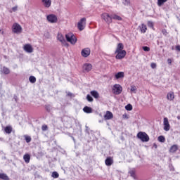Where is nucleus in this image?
Listing matches in <instances>:
<instances>
[{
	"label": "nucleus",
	"instance_id": "1",
	"mask_svg": "<svg viewBox=\"0 0 180 180\" xmlns=\"http://www.w3.org/2000/svg\"><path fill=\"white\" fill-rule=\"evenodd\" d=\"M116 60H123L126 57L127 52L124 50V45L122 43H119L117 45L115 51Z\"/></svg>",
	"mask_w": 180,
	"mask_h": 180
},
{
	"label": "nucleus",
	"instance_id": "2",
	"mask_svg": "<svg viewBox=\"0 0 180 180\" xmlns=\"http://www.w3.org/2000/svg\"><path fill=\"white\" fill-rule=\"evenodd\" d=\"M137 137L143 143H147V141H150V136L146 132H139L137 134Z\"/></svg>",
	"mask_w": 180,
	"mask_h": 180
},
{
	"label": "nucleus",
	"instance_id": "3",
	"mask_svg": "<svg viewBox=\"0 0 180 180\" xmlns=\"http://www.w3.org/2000/svg\"><path fill=\"white\" fill-rule=\"evenodd\" d=\"M101 19L105 22L108 25H110V23H113V20H112V15H110L108 13H103L101 14Z\"/></svg>",
	"mask_w": 180,
	"mask_h": 180
},
{
	"label": "nucleus",
	"instance_id": "4",
	"mask_svg": "<svg viewBox=\"0 0 180 180\" xmlns=\"http://www.w3.org/2000/svg\"><path fill=\"white\" fill-rule=\"evenodd\" d=\"M12 32L13 33H15L16 34H19L22 33L23 29L22 28V26L19 25L18 22H15L12 26Z\"/></svg>",
	"mask_w": 180,
	"mask_h": 180
},
{
	"label": "nucleus",
	"instance_id": "5",
	"mask_svg": "<svg viewBox=\"0 0 180 180\" xmlns=\"http://www.w3.org/2000/svg\"><path fill=\"white\" fill-rule=\"evenodd\" d=\"M65 37L67 41H68L71 44H75V43H77V37H75V35H74V34L71 32L68 33L66 34Z\"/></svg>",
	"mask_w": 180,
	"mask_h": 180
},
{
	"label": "nucleus",
	"instance_id": "6",
	"mask_svg": "<svg viewBox=\"0 0 180 180\" xmlns=\"http://www.w3.org/2000/svg\"><path fill=\"white\" fill-rule=\"evenodd\" d=\"M123 92V87L120 84H115L112 86V93L114 95H120Z\"/></svg>",
	"mask_w": 180,
	"mask_h": 180
},
{
	"label": "nucleus",
	"instance_id": "7",
	"mask_svg": "<svg viewBox=\"0 0 180 180\" xmlns=\"http://www.w3.org/2000/svg\"><path fill=\"white\" fill-rule=\"evenodd\" d=\"M86 25V18H82L80 19L79 22L77 23V28L80 32H82L85 29V25Z\"/></svg>",
	"mask_w": 180,
	"mask_h": 180
},
{
	"label": "nucleus",
	"instance_id": "8",
	"mask_svg": "<svg viewBox=\"0 0 180 180\" xmlns=\"http://www.w3.org/2000/svg\"><path fill=\"white\" fill-rule=\"evenodd\" d=\"M46 19L50 23H57V22H58V18H57V15L54 14L48 15Z\"/></svg>",
	"mask_w": 180,
	"mask_h": 180
},
{
	"label": "nucleus",
	"instance_id": "9",
	"mask_svg": "<svg viewBox=\"0 0 180 180\" xmlns=\"http://www.w3.org/2000/svg\"><path fill=\"white\" fill-rule=\"evenodd\" d=\"M57 37L58 40L60 41L63 46H65V47H68V44L67 43V41H65V39L64 38V36H63V34H58Z\"/></svg>",
	"mask_w": 180,
	"mask_h": 180
},
{
	"label": "nucleus",
	"instance_id": "10",
	"mask_svg": "<svg viewBox=\"0 0 180 180\" xmlns=\"http://www.w3.org/2000/svg\"><path fill=\"white\" fill-rule=\"evenodd\" d=\"M163 124H164V130L165 131H169V129H171V127L169 125V122L168 121L167 117L164 118Z\"/></svg>",
	"mask_w": 180,
	"mask_h": 180
},
{
	"label": "nucleus",
	"instance_id": "11",
	"mask_svg": "<svg viewBox=\"0 0 180 180\" xmlns=\"http://www.w3.org/2000/svg\"><path fill=\"white\" fill-rule=\"evenodd\" d=\"M90 54H91V49H89V48H85L82 49V57H84L85 58H86V57H89Z\"/></svg>",
	"mask_w": 180,
	"mask_h": 180
},
{
	"label": "nucleus",
	"instance_id": "12",
	"mask_svg": "<svg viewBox=\"0 0 180 180\" xmlns=\"http://www.w3.org/2000/svg\"><path fill=\"white\" fill-rule=\"evenodd\" d=\"M24 50L27 53H33V47H32V45L30 44H27L24 46Z\"/></svg>",
	"mask_w": 180,
	"mask_h": 180
},
{
	"label": "nucleus",
	"instance_id": "13",
	"mask_svg": "<svg viewBox=\"0 0 180 180\" xmlns=\"http://www.w3.org/2000/svg\"><path fill=\"white\" fill-rule=\"evenodd\" d=\"M105 164L107 167H110L113 164V157H108L105 160Z\"/></svg>",
	"mask_w": 180,
	"mask_h": 180
},
{
	"label": "nucleus",
	"instance_id": "14",
	"mask_svg": "<svg viewBox=\"0 0 180 180\" xmlns=\"http://www.w3.org/2000/svg\"><path fill=\"white\" fill-rule=\"evenodd\" d=\"M83 70L86 72H89L92 70V65L91 63H86L83 65Z\"/></svg>",
	"mask_w": 180,
	"mask_h": 180
},
{
	"label": "nucleus",
	"instance_id": "15",
	"mask_svg": "<svg viewBox=\"0 0 180 180\" xmlns=\"http://www.w3.org/2000/svg\"><path fill=\"white\" fill-rule=\"evenodd\" d=\"M104 119L105 120H110V119H113V113L110 111H107L104 115Z\"/></svg>",
	"mask_w": 180,
	"mask_h": 180
},
{
	"label": "nucleus",
	"instance_id": "16",
	"mask_svg": "<svg viewBox=\"0 0 180 180\" xmlns=\"http://www.w3.org/2000/svg\"><path fill=\"white\" fill-rule=\"evenodd\" d=\"M41 2L45 8H50L51 6V0H41Z\"/></svg>",
	"mask_w": 180,
	"mask_h": 180
},
{
	"label": "nucleus",
	"instance_id": "17",
	"mask_svg": "<svg viewBox=\"0 0 180 180\" xmlns=\"http://www.w3.org/2000/svg\"><path fill=\"white\" fill-rule=\"evenodd\" d=\"M167 101H174L175 99V94H174L173 91H170L167 94Z\"/></svg>",
	"mask_w": 180,
	"mask_h": 180
},
{
	"label": "nucleus",
	"instance_id": "18",
	"mask_svg": "<svg viewBox=\"0 0 180 180\" xmlns=\"http://www.w3.org/2000/svg\"><path fill=\"white\" fill-rule=\"evenodd\" d=\"M139 27L141 33L144 34L146 33V32H147V25H146L145 24H141L139 26Z\"/></svg>",
	"mask_w": 180,
	"mask_h": 180
},
{
	"label": "nucleus",
	"instance_id": "19",
	"mask_svg": "<svg viewBox=\"0 0 180 180\" xmlns=\"http://www.w3.org/2000/svg\"><path fill=\"white\" fill-rule=\"evenodd\" d=\"M112 20H123L121 16L118 15L117 14H112Z\"/></svg>",
	"mask_w": 180,
	"mask_h": 180
},
{
	"label": "nucleus",
	"instance_id": "20",
	"mask_svg": "<svg viewBox=\"0 0 180 180\" xmlns=\"http://www.w3.org/2000/svg\"><path fill=\"white\" fill-rule=\"evenodd\" d=\"M23 160L26 164H29L30 162V155L28 153L24 155Z\"/></svg>",
	"mask_w": 180,
	"mask_h": 180
},
{
	"label": "nucleus",
	"instance_id": "21",
	"mask_svg": "<svg viewBox=\"0 0 180 180\" xmlns=\"http://www.w3.org/2000/svg\"><path fill=\"white\" fill-rule=\"evenodd\" d=\"M90 94L93 98H95V99L99 98V93H98V91L93 90L90 92Z\"/></svg>",
	"mask_w": 180,
	"mask_h": 180
},
{
	"label": "nucleus",
	"instance_id": "22",
	"mask_svg": "<svg viewBox=\"0 0 180 180\" xmlns=\"http://www.w3.org/2000/svg\"><path fill=\"white\" fill-rule=\"evenodd\" d=\"M169 151V153H176L178 151V145H172Z\"/></svg>",
	"mask_w": 180,
	"mask_h": 180
},
{
	"label": "nucleus",
	"instance_id": "23",
	"mask_svg": "<svg viewBox=\"0 0 180 180\" xmlns=\"http://www.w3.org/2000/svg\"><path fill=\"white\" fill-rule=\"evenodd\" d=\"M4 131L7 134H11L12 133V126H6L4 128Z\"/></svg>",
	"mask_w": 180,
	"mask_h": 180
},
{
	"label": "nucleus",
	"instance_id": "24",
	"mask_svg": "<svg viewBox=\"0 0 180 180\" xmlns=\"http://www.w3.org/2000/svg\"><path fill=\"white\" fill-rule=\"evenodd\" d=\"M116 79H119L120 78H124V72H119L115 75Z\"/></svg>",
	"mask_w": 180,
	"mask_h": 180
},
{
	"label": "nucleus",
	"instance_id": "25",
	"mask_svg": "<svg viewBox=\"0 0 180 180\" xmlns=\"http://www.w3.org/2000/svg\"><path fill=\"white\" fill-rule=\"evenodd\" d=\"M83 111L84 112V113H92V108L89 106H85L83 108Z\"/></svg>",
	"mask_w": 180,
	"mask_h": 180
},
{
	"label": "nucleus",
	"instance_id": "26",
	"mask_svg": "<svg viewBox=\"0 0 180 180\" xmlns=\"http://www.w3.org/2000/svg\"><path fill=\"white\" fill-rule=\"evenodd\" d=\"M2 72L6 75H8V74H11V70H9V68L4 66L2 68Z\"/></svg>",
	"mask_w": 180,
	"mask_h": 180
},
{
	"label": "nucleus",
	"instance_id": "27",
	"mask_svg": "<svg viewBox=\"0 0 180 180\" xmlns=\"http://www.w3.org/2000/svg\"><path fill=\"white\" fill-rule=\"evenodd\" d=\"M0 179L9 180V176H8L5 173H0Z\"/></svg>",
	"mask_w": 180,
	"mask_h": 180
},
{
	"label": "nucleus",
	"instance_id": "28",
	"mask_svg": "<svg viewBox=\"0 0 180 180\" xmlns=\"http://www.w3.org/2000/svg\"><path fill=\"white\" fill-rule=\"evenodd\" d=\"M168 0H158L157 5L158 6H162Z\"/></svg>",
	"mask_w": 180,
	"mask_h": 180
},
{
	"label": "nucleus",
	"instance_id": "29",
	"mask_svg": "<svg viewBox=\"0 0 180 180\" xmlns=\"http://www.w3.org/2000/svg\"><path fill=\"white\" fill-rule=\"evenodd\" d=\"M25 140L26 143H30L32 141V137L28 135H24Z\"/></svg>",
	"mask_w": 180,
	"mask_h": 180
},
{
	"label": "nucleus",
	"instance_id": "30",
	"mask_svg": "<svg viewBox=\"0 0 180 180\" xmlns=\"http://www.w3.org/2000/svg\"><path fill=\"white\" fill-rule=\"evenodd\" d=\"M158 140L160 143H165V137L164 136H159Z\"/></svg>",
	"mask_w": 180,
	"mask_h": 180
},
{
	"label": "nucleus",
	"instance_id": "31",
	"mask_svg": "<svg viewBox=\"0 0 180 180\" xmlns=\"http://www.w3.org/2000/svg\"><path fill=\"white\" fill-rule=\"evenodd\" d=\"M129 174H130V176H131L132 178L136 179V170L132 169V170L129 172Z\"/></svg>",
	"mask_w": 180,
	"mask_h": 180
},
{
	"label": "nucleus",
	"instance_id": "32",
	"mask_svg": "<svg viewBox=\"0 0 180 180\" xmlns=\"http://www.w3.org/2000/svg\"><path fill=\"white\" fill-rule=\"evenodd\" d=\"M29 80L31 84H34V82H36V77L34 76H30Z\"/></svg>",
	"mask_w": 180,
	"mask_h": 180
},
{
	"label": "nucleus",
	"instance_id": "33",
	"mask_svg": "<svg viewBox=\"0 0 180 180\" xmlns=\"http://www.w3.org/2000/svg\"><path fill=\"white\" fill-rule=\"evenodd\" d=\"M125 109L126 110H133V105H131V104H127L125 106Z\"/></svg>",
	"mask_w": 180,
	"mask_h": 180
},
{
	"label": "nucleus",
	"instance_id": "34",
	"mask_svg": "<svg viewBox=\"0 0 180 180\" xmlns=\"http://www.w3.org/2000/svg\"><path fill=\"white\" fill-rule=\"evenodd\" d=\"M52 178H58L60 176V174L57 172H53L51 174Z\"/></svg>",
	"mask_w": 180,
	"mask_h": 180
},
{
	"label": "nucleus",
	"instance_id": "35",
	"mask_svg": "<svg viewBox=\"0 0 180 180\" xmlns=\"http://www.w3.org/2000/svg\"><path fill=\"white\" fill-rule=\"evenodd\" d=\"M148 27H150V29H153L154 30V22H153L151 21H148Z\"/></svg>",
	"mask_w": 180,
	"mask_h": 180
},
{
	"label": "nucleus",
	"instance_id": "36",
	"mask_svg": "<svg viewBox=\"0 0 180 180\" xmlns=\"http://www.w3.org/2000/svg\"><path fill=\"white\" fill-rule=\"evenodd\" d=\"M86 99H87L88 102H94V98L89 94H88L86 96Z\"/></svg>",
	"mask_w": 180,
	"mask_h": 180
},
{
	"label": "nucleus",
	"instance_id": "37",
	"mask_svg": "<svg viewBox=\"0 0 180 180\" xmlns=\"http://www.w3.org/2000/svg\"><path fill=\"white\" fill-rule=\"evenodd\" d=\"M48 129H49V127H47L46 124L42 125V127H41V130H42L43 131H46V130H48Z\"/></svg>",
	"mask_w": 180,
	"mask_h": 180
},
{
	"label": "nucleus",
	"instance_id": "38",
	"mask_svg": "<svg viewBox=\"0 0 180 180\" xmlns=\"http://www.w3.org/2000/svg\"><path fill=\"white\" fill-rule=\"evenodd\" d=\"M123 4L124 5L129 6L130 5V0H124Z\"/></svg>",
	"mask_w": 180,
	"mask_h": 180
},
{
	"label": "nucleus",
	"instance_id": "39",
	"mask_svg": "<svg viewBox=\"0 0 180 180\" xmlns=\"http://www.w3.org/2000/svg\"><path fill=\"white\" fill-rule=\"evenodd\" d=\"M162 33L164 34V36L168 35V32L165 29L162 30Z\"/></svg>",
	"mask_w": 180,
	"mask_h": 180
},
{
	"label": "nucleus",
	"instance_id": "40",
	"mask_svg": "<svg viewBox=\"0 0 180 180\" xmlns=\"http://www.w3.org/2000/svg\"><path fill=\"white\" fill-rule=\"evenodd\" d=\"M142 49L143 51H150V47L148 46H143Z\"/></svg>",
	"mask_w": 180,
	"mask_h": 180
},
{
	"label": "nucleus",
	"instance_id": "41",
	"mask_svg": "<svg viewBox=\"0 0 180 180\" xmlns=\"http://www.w3.org/2000/svg\"><path fill=\"white\" fill-rule=\"evenodd\" d=\"M137 88L136 87V86H131V92H134V91H136Z\"/></svg>",
	"mask_w": 180,
	"mask_h": 180
},
{
	"label": "nucleus",
	"instance_id": "42",
	"mask_svg": "<svg viewBox=\"0 0 180 180\" xmlns=\"http://www.w3.org/2000/svg\"><path fill=\"white\" fill-rule=\"evenodd\" d=\"M150 67L151 68L154 69V68H157V64L156 63H152L150 64Z\"/></svg>",
	"mask_w": 180,
	"mask_h": 180
},
{
	"label": "nucleus",
	"instance_id": "43",
	"mask_svg": "<svg viewBox=\"0 0 180 180\" xmlns=\"http://www.w3.org/2000/svg\"><path fill=\"white\" fill-rule=\"evenodd\" d=\"M13 12H16L18 11V6H15L12 8Z\"/></svg>",
	"mask_w": 180,
	"mask_h": 180
},
{
	"label": "nucleus",
	"instance_id": "44",
	"mask_svg": "<svg viewBox=\"0 0 180 180\" xmlns=\"http://www.w3.org/2000/svg\"><path fill=\"white\" fill-rule=\"evenodd\" d=\"M175 49H176V51H180V45L176 46Z\"/></svg>",
	"mask_w": 180,
	"mask_h": 180
},
{
	"label": "nucleus",
	"instance_id": "45",
	"mask_svg": "<svg viewBox=\"0 0 180 180\" xmlns=\"http://www.w3.org/2000/svg\"><path fill=\"white\" fill-rule=\"evenodd\" d=\"M167 63L171 65L172 64V60L171 58L167 59Z\"/></svg>",
	"mask_w": 180,
	"mask_h": 180
},
{
	"label": "nucleus",
	"instance_id": "46",
	"mask_svg": "<svg viewBox=\"0 0 180 180\" xmlns=\"http://www.w3.org/2000/svg\"><path fill=\"white\" fill-rule=\"evenodd\" d=\"M68 96H72V93L68 92Z\"/></svg>",
	"mask_w": 180,
	"mask_h": 180
},
{
	"label": "nucleus",
	"instance_id": "47",
	"mask_svg": "<svg viewBox=\"0 0 180 180\" xmlns=\"http://www.w3.org/2000/svg\"><path fill=\"white\" fill-rule=\"evenodd\" d=\"M177 119H178V120H180V116L179 115L177 116Z\"/></svg>",
	"mask_w": 180,
	"mask_h": 180
},
{
	"label": "nucleus",
	"instance_id": "48",
	"mask_svg": "<svg viewBox=\"0 0 180 180\" xmlns=\"http://www.w3.org/2000/svg\"><path fill=\"white\" fill-rule=\"evenodd\" d=\"M172 50H174V46L172 47Z\"/></svg>",
	"mask_w": 180,
	"mask_h": 180
}]
</instances>
